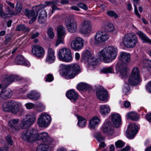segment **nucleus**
Here are the masks:
<instances>
[{
	"label": "nucleus",
	"instance_id": "1",
	"mask_svg": "<svg viewBox=\"0 0 151 151\" xmlns=\"http://www.w3.org/2000/svg\"><path fill=\"white\" fill-rule=\"evenodd\" d=\"M22 137L28 142L35 141L37 144H40L36 149V151H50L49 145L52 140L47 133L37 134L34 129H28L23 132Z\"/></svg>",
	"mask_w": 151,
	"mask_h": 151
},
{
	"label": "nucleus",
	"instance_id": "2",
	"mask_svg": "<svg viewBox=\"0 0 151 151\" xmlns=\"http://www.w3.org/2000/svg\"><path fill=\"white\" fill-rule=\"evenodd\" d=\"M36 119L35 114L33 112H30L26 115L25 117L21 120L19 126V119H11L8 122V125L13 132H16L21 129H25L30 127L35 122Z\"/></svg>",
	"mask_w": 151,
	"mask_h": 151
},
{
	"label": "nucleus",
	"instance_id": "3",
	"mask_svg": "<svg viewBox=\"0 0 151 151\" xmlns=\"http://www.w3.org/2000/svg\"><path fill=\"white\" fill-rule=\"evenodd\" d=\"M60 68L62 70V75L66 79L73 78L78 74L80 70L79 65L76 63L68 65L61 64Z\"/></svg>",
	"mask_w": 151,
	"mask_h": 151
},
{
	"label": "nucleus",
	"instance_id": "4",
	"mask_svg": "<svg viewBox=\"0 0 151 151\" xmlns=\"http://www.w3.org/2000/svg\"><path fill=\"white\" fill-rule=\"evenodd\" d=\"M98 54L104 62L109 63L116 58L117 52L115 48L112 46H110L106 47L99 52Z\"/></svg>",
	"mask_w": 151,
	"mask_h": 151
},
{
	"label": "nucleus",
	"instance_id": "5",
	"mask_svg": "<svg viewBox=\"0 0 151 151\" xmlns=\"http://www.w3.org/2000/svg\"><path fill=\"white\" fill-rule=\"evenodd\" d=\"M138 38L134 33H129L124 36L122 40V42H120L121 45L124 44L128 48L134 47L138 42Z\"/></svg>",
	"mask_w": 151,
	"mask_h": 151
},
{
	"label": "nucleus",
	"instance_id": "6",
	"mask_svg": "<svg viewBox=\"0 0 151 151\" xmlns=\"http://www.w3.org/2000/svg\"><path fill=\"white\" fill-rule=\"evenodd\" d=\"M58 58L60 60L65 62H70L73 60L71 50L67 47L62 48L59 50Z\"/></svg>",
	"mask_w": 151,
	"mask_h": 151
},
{
	"label": "nucleus",
	"instance_id": "7",
	"mask_svg": "<svg viewBox=\"0 0 151 151\" xmlns=\"http://www.w3.org/2000/svg\"><path fill=\"white\" fill-rule=\"evenodd\" d=\"M129 83L131 86H135L139 85L142 80L140 76V72L137 68H134L128 79Z\"/></svg>",
	"mask_w": 151,
	"mask_h": 151
},
{
	"label": "nucleus",
	"instance_id": "8",
	"mask_svg": "<svg viewBox=\"0 0 151 151\" xmlns=\"http://www.w3.org/2000/svg\"><path fill=\"white\" fill-rule=\"evenodd\" d=\"M65 24L69 32L74 33L76 31L77 23L72 15L69 16L66 18Z\"/></svg>",
	"mask_w": 151,
	"mask_h": 151
},
{
	"label": "nucleus",
	"instance_id": "9",
	"mask_svg": "<svg viewBox=\"0 0 151 151\" xmlns=\"http://www.w3.org/2000/svg\"><path fill=\"white\" fill-rule=\"evenodd\" d=\"M59 2V1L57 0L55 1H46L45 2V5L42 4L35 5L33 7V9L35 10V11L37 12L38 13V11L39 10L44 8L46 6H50L52 8L51 12L52 14L55 10L60 9L58 8L57 6Z\"/></svg>",
	"mask_w": 151,
	"mask_h": 151
},
{
	"label": "nucleus",
	"instance_id": "10",
	"mask_svg": "<svg viewBox=\"0 0 151 151\" xmlns=\"http://www.w3.org/2000/svg\"><path fill=\"white\" fill-rule=\"evenodd\" d=\"M57 39L55 44L56 47L60 43L63 44L64 37L66 35L65 28L62 25L58 26L57 27Z\"/></svg>",
	"mask_w": 151,
	"mask_h": 151
},
{
	"label": "nucleus",
	"instance_id": "11",
	"mask_svg": "<svg viewBox=\"0 0 151 151\" xmlns=\"http://www.w3.org/2000/svg\"><path fill=\"white\" fill-rule=\"evenodd\" d=\"M51 121L50 117L46 114L42 113L38 118L37 124L40 127H46Z\"/></svg>",
	"mask_w": 151,
	"mask_h": 151
},
{
	"label": "nucleus",
	"instance_id": "12",
	"mask_svg": "<svg viewBox=\"0 0 151 151\" xmlns=\"http://www.w3.org/2000/svg\"><path fill=\"white\" fill-rule=\"evenodd\" d=\"M108 34L106 32H100L96 33L94 38V42L96 44H102L108 40Z\"/></svg>",
	"mask_w": 151,
	"mask_h": 151
},
{
	"label": "nucleus",
	"instance_id": "13",
	"mask_svg": "<svg viewBox=\"0 0 151 151\" xmlns=\"http://www.w3.org/2000/svg\"><path fill=\"white\" fill-rule=\"evenodd\" d=\"M5 4L6 6H8L7 9L8 13H6L4 12L2 10L3 5L2 4H0V16L4 18H6L8 17V14L11 15H14V12L12 9L14 8V4L8 1H6L5 3Z\"/></svg>",
	"mask_w": 151,
	"mask_h": 151
},
{
	"label": "nucleus",
	"instance_id": "14",
	"mask_svg": "<svg viewBox=\"0 0 151 151\" xmlns=\"http://www.w3.org/2000/svg\"><path fill=\"white\" fill-rule=\"evenodd\" d=\"M84 43V40L82 38L77 37L71 42L70 46L74 50H79L83 48Z\"/></svg>",
	"mask_w": 151,
	"mask_h": 151
},
{
	"label": "nucleus",
	"instance_id": "15",
	"mask_svg": "<svg viewBox=\"0 0 151 151\" xmlns=\"http://www.w3.org/2000/svg\"><path fill=\"white\" fill-rule=\"evenodd\" d=\"M91 22L88 21H85L81 25L80 30L83 34H89L91 31Z\"/></svg>",
	"mask_w": 151,
	"mask_h": 151
},
{
	"label": "nucleus",
	"instance_id": "16",
	"mask_svg": "<svg viewBox=\"0 0 151 151\" xmlns=\"http://www.w3.org/2000/svg\"><path fill=\"white\" fill-rule=\"evenodd\" d=\"M127 65H122L119 62H118L116 64V69L118 71L120 76L122 78H125L128 76Z\"/></svg>",
	"mask_w": 151,
	"mask_h": 151
},
{
	"label": "nucleus",
	"instance_id": "17",
	"mask_svg": "<svg viewBox=\"0 0 151 151\" xmlns=\"http://www.w3.org/2000/svg\"><path fill=\"white\" fill-rule=\"evenodd\" d=\"M96 95L97 98L101 101H105L107 99V91L102 87H100L98 88L96 92Z\"/></svg>",
	"mask_w": 151,
	"mask_h": 151
},
{
	"label": "nucleus",
	"instance_id": "18",
	"mask_svg": "<svg viewBox=\"0 0 151 151\" xmlns=\"http://www.w3.org/2000/svg\"><path fill=\"white\" fill-rule=\"evenodd\" d=\"M44 52V48L41 46L35 45L32 47V53L39 58L43 57Z\"/></svg>",
	"mask_w": 151,
	"mask_h": 151
},
{
	"label": "nucleus",
	"instance_id": "19",
	"mask_svg": "<svg viewBox=\"0 0 151 151\" xmlns=\"http://www.w3.org/2000/svg\"><path fill=\"white\" fill-rule=\"evenodd\" d=\"M119 60L121 64L127 65L130 60V55L129 53L124 52H121L119 57Z\"/></svg>",
	"mask_w": 151,
	"mask_h": 151
},
{
	"label": "nucleus",
	"instance_id": "20",
	"mask_svg": "<svg viewBox=\"0 0 151 151\" xmlns=\"http://www.w3.org/2000/svg\"><path fill=\"white\" fill-rule=\"evenodd\" d=\"M13 92L9 88L2 89L0 93V99L2 100H6L9 99L12 96Z\"/></svg>",
	"mask_w": 151,
	"mask_h": 151
},
{
	"label": "nucleus",
	"instance_id": "21",
	"mask_svg": "<svg viewBox=\"0 0 151 151\" xmlns=\"http://www.w3.org/2000/svg\"><path fill=\"white\" fill-rule=\"evenodd\" d=\"M128 129V130L131 129V132H127V137L129 138H134L137 133L138 127L135 124L132 123L129 124Z\"/></svg>",
	"mask_w": 151,
	"mask_h": 151
},
{
	"label": "nucleus",
	"instance_id": "22",
	"mask_svg": "<svg viewBox=\"0 0 151 151\" xmlns=\"http://www.w3.org/2000/svg\"><path fill=\"white\" fill-rule=\"evenodd\" d=\"M55 58L54 50L51 48H48L47 57L46 59V61L49 63H52L54 62Z\"/></svg>",
	"mask_w": 151,
	"mask_h": 151
},
{
	"label": "nucleus",
	"instance_id": "23",
	"mask_svg": "<svg viewBox=\"0 0 151 151\" xmlns=\"http://www.w3.org/2000/svg\"><path fill=\"white\" fill-rule=\"evenodd\" d=\"M103 132L106 134L111 135L112 134V125L110 122L108 121L102 127Z\"/></svg>",
	"mask_w": 151,
	"mask_h": 151
},
{
	"label": "nucleus",
	"instance_id": "24",
	"mask_svg": "<svg viewBox=\"0 0 151 151\" xmlns=\"http://www.w3.org/2000/svg\"><path fill=\"white\" fill-rule=\"evenodd\" d=\"M111 120L113 124L116 128H118L121 125V118L118 114H114L112 115Z\"/></svg>",
	"mask_w": 151,
	"mask_h": 151
},
{
	"label": "nucleus",
	"instance_id": "25",
	"mask_svg": "<svg viewBox=\"0 0 151 151\" xmlns=\"http://www.w3.org/2000/svg\"><path fill=\"white\" fill-rule=\"evenodd\" d=\"M100 122V119L97 116H94L93 117L89 122V127L92 129H95L98 126Z\"/></svg>",
	"mask_w": 151,
	"mask_h": 151
},
{
	"label": "nucleus",
	"instance_id": "26",
	"mask_svg": "<svg viewBox=\"0 0 151 151\" xmlns=\"http://www.w3.org/2000/svg\"><path fill=\"white\" fill-rule=\"evenodd\" d=\"M66 96L73 102L76 101L78 99V93L73 90L68 91L66 93Z\"/></svg>",
	"mask_w": 151,
	"mask_h": 151
},
{
	"label": "nucleus",
	"instance_id": "27",
	"mask_svg": "<svg viewBox=\"0 0 151 151\" xmlns=\"http://www.w3.org/2000/svg\"><path fill=\"white\" fill-rule=\"evenodd\" d=\"M18 79L17 76L12 75L4 79L3 81V85L4 87H7L13 82Z\"/></svg>",
	"mask_w": 151,
	"mask_h": 151
},
{
	"label": "nucleus",
	"instance_id": "28",
	"mask_svg": "<svg viewBox=\"0 0 151 151\" xmlns=\"http://www.w3.org/2000/svg\"><path fill=\"white\" fill-rule=\"evenodd\" d=\"M15 102L14 101L10 100L4 102L2 106L3 110L5 112L9 111L13 106Z\"/></svg>",
	"mask_w": 151,
	"mask_h": 151
},
{
	"label": "nucleus",
	"instance_id": "29",
	"mask_svg": "<svg viewBox=\"0 0 151 151\" xmlns=\"http://www.w3.org/2000/svg\"><path fill=\"white\" fill-rule=\"evenodd\" d=\"M15 63L17 65H23L28 67L29 66V62L26 61L24 57L21 55H18L16 57Z\"/></svg>",
	"mask_w": 151,
	"mask_h": 151
},
{
	"label": "nucleus",
	"instance_id": "30",
	"mask_svg": "<svg viewBox=\"0 0 151 151\" xmlns=\"http://www.w3.org/2000/svg\"><path fill=\"white\" fill-rule=\"evenodd\" d=\"M33 9L32 10L25 9L24 12L25 14L29 18H37L38 13L37 12L35 11Z\"/></svg>",
	"mask_w": 151,
	"mask_h": 151
},
{
	"label": "nucleus",
	"instance_id": "31",
	"mask_svg": "<svg viewBox=\"0 0 151 151\" xmlns=\"http://www.w3.org/2000/svg\"><path fill=\"white\" fill-rule=\"evenodd\" d=\"M137 34L139 35V38L144 42H147L151 44V40L142 32L138 31L136 33Z\"/></svg>",
	"mask_w": 151,
	"mask_h": 151
},
{
	"label": "nucleus",
	"instance_id": "32",
	"mask_svg": "<svg viewBox=\"0 0 151 151\" xmlns=\"http://www.w3.org/2000/svg\"><path fill=\"white\" fill-rule=\"evenodd\" d=\"M109 106L107 105H102L100 106V111L103 116L107 115L110 112Z\"/></svg>",
	"mask_w": 151,
	"mask_h": 151
},
{
	"label": "nucleus",
	"instance_id": "33",
	"mask_svg": "<svg viewBox=\"0 0 151 151\" xmlns=\"http://www.w3.org/2000/svg\"><path fill=\"white\" fill-rule=\"evenodd\" d=\"M89 65H97L100 61V59L99 58H97L92 56L87 61Z\"/></svg>",
	"mask_w": 151,
	"mask_h": 151
},
{
	"label": "nucleus",
	"instance_id": "34",
	"mask_svg": "<svg viewBox=\"0 0 151 151\" xmlns=\"http://www.w3.org/2000/svg\"><path fill=\"white\" fill-rule=\"evenodd\" d=\"M127 118L130 119L131 120L137 121L139 119V116L137 114L136 112H132L128 113L127 115Z\"/></svg>",
	"mask_w": 151,
	"mask_h": 151
},
{
	"label": "nucleus",
	"instance_id": "35",
	"mask_svg": "<svg viewBox=\"0 0 151 151\" xmlns=\"http://www.w3.org/2000/svg\"><path fill=\"white\" fill-rule=\"evenodd\" d=\"M92 56L91 53L90 51L88 49H86L82 53V58L87 61Z\"/></svg>",
	"mask_w": 151,
	"mask_h": 151
},
{
	"label": "nucleus",
	"instance_id": "36",
	"mask_svg": "<svg viewBox=\"0 0 151 151\" xmlns=\"http://www.w3.org/2000/svg\"><path fill=\"white\" fill-rule=\"evenodd\" d=\"M28 96L29 99L36 101L40 98V94L36 91H33L31 94H28Z\"/></svg>",
	"mask_w": 151,
	"mask_h": 151
},
{
	"label": "nucleus",
	"instance_id": "37",
	"mask_svg": "<svg viewBox=\"0 0 151 151\" xmlns=\"http://www.w3.org/2000/svg\"><path fill=\"white\" fill-rule=\"evenodd\" d=\"M89 85L84 83H79L77 86V88L79 91L86 90L89 87Z\"/></svg>",
	"mask_w": 151,
	"mask_h": 151
},
{
	"label": "nucleus",
	"instance_id": "38",
	"mask_svg": "<svg viewBox=\"0 0 151 151\" xmlns=\"http://www.w3.org/2000/svg\"><path fill=\"white\" fill-rule=\"evenodd\" d=\"M78 126L82 127H85L86 123V120L83 117L80 116H78Z\"/></svg>",
	"mask_w": 151,
	"mask_h": 151
},
{
	"label": "nucleus",
	"instance_id": "39",
	"mask_svg": "<svg viewBox=\"0 0 151 151\" xmlns=\"http://www.w3.org/2000/svg\"><path fill=\"white\" fill-rule=\"evenodd\" d=\"M19 110V105L18 103L15 101L13 106L11 107L10 110L11 112L14 114H16Z\"/></svg>",
	"mask_w": 151,
	"mask_h": 151
},
{
	"label": "nucleus",
	"instance_id": "40",
	"mask_svg": "<svg viewBox=\"0 0 151 151\" xmlns=\"http://www.w3.org/2000/svg\"><path fill=\"white\" fill-rule=\"evenodd\" d=\"M100 70L102 73L105 74L114 73V69L112 66L104 68L101 69Z\"/></svg>",
	"mask_w": 151,
	"mask_h": 151
},
{
	"label": "nucleus",
	"instance_id": "41",
	"mask_svg": "<svg viewBox=\"0 0 151 151\" xmlns=\"http://www.w3.org/2000/svg\"><path fill=\"white\" fill-rule=\"evenodd\" d=\"M47 34L49 37L50 39H53L55 36V33L53 29L51 27H48L47 30Z\"/></svg>",
	"mask_w": 151,
	"mask_h": 151
},
{
	"label": "nucleus",
	"instance_id": "42",
	"mask_svg": "<svg viewBox=\"0 0 151 151\" xmlns=\"http://www.w3.org/2000/svg\"><path fill=\"white\" fill-rule=\"evenodd\" d=\"M123 91L126 95H127L130 93V89L129 84H125L123 88Z\"/></svg>",
	"mask_w": 151,
	"mask_h": 151
},
{
	"label": "nucleus",
	"instance_id": "43",
	"mask_svg": "<svg viewBox=\"0 0 151 151\" xmlns=\"http://www.w3.org/2000/svg\"><path fill=\"white\" fill-rule=\"evenodd\" d=\"M16 30L19 31L23 30L26 32H29V28L26 27L25 26L22 24L17 26L16 28Z\"/></svg>",
	"mask_w": 151,
	"mask_h": 151
},
{
	"label": "nucleus",
	"instance_id": "44",
	"mask_svg": "<svg viewBox=\"0 0 151 151\" xmlns=\"http://www.w3.org/2000/svg\"><path fill=\"white\" fill-rule=\"evenodd\" d=\"M105 29L107 31L111 32L114 30V27L112 24L109 23L105 26Z\"/></svg>",
	"mask_w": 151,
	"mask_h": 151
},
{
	"label": "nucleus",
	"instance_id": "45",
	"mask_svg": "<svg viewBox=\"0 0 151 151\" xmlns=\"http://www.w3.org/2000/svg\"><path fill=\"white\" fill-rule=\"evenodd\" d=\"M94 137L99 142H101L104 139V138L99 132H96L94 134Z\"/></svg>",
	"mask_w": 151,
	"mask_h": 151
},
{
	"label": "nucleus",
	"instance_id": "46",
	"mask_svg": "<svg viewBox=\"0 0 151 151\" xmlns=\"http://www.w3.org/2000/svg\"><path fill=\"white\" fill-rule=\"evenodd\" d=\"M142 64L145 67H149L151 68V60L148 59H145L143 60Z\"/></svg>",
	"mask_w": 151,
	"mask_h": 151
},
{
	"label": "nucleus",
	"instance_id": "47",
	"mask_svg": "<svg viewBox=\"0 0 151 151\" xmlns=\"http://www.w3.org/2000/svg\"><path fill=\"white\" fill-rule=\"evenodd\" d=\"M125 145V143L122 141L119 140L115 143V145L117 148H121L123 147Z\"/></svg>",
	"mask_w": 151,
	"mask_h": 151
},
{
	"label": "nucleus",
	"instance_id": "48",
	"mask_svg": "<svg viewBox=\"0 0 151 151\" xmlns=\"http://www.w3.org/2000/svg\"><path fill=\"white\" fill-rule=\"evenodd\" d=\"M107 14L108 15L111 17H113L115 18H118V15L116 12L112 11H110L107 12Z\"/></svg>",
	"mask_w": 151,
	"mask_h": 151
},
{
	"label": "nucleus",
	"instance_id": "49",
	"mask_svg": "<svg viewBox=\"0 0 151 151\" xmlns=\"http://www.w3.org/2000/svg\"><path fill=\"white\" fill-rule=\"evenodd\" d=\"M77 6L78 7L85 10H86L88 9V6L86 4L84 3H79L77 4Z\"/></svg>",
	"mask_w": 151,
	"mask_h": 151
},
{
	"label": "nucleus",
	"instance_id": "50",
	"mask_svg": "<svg viewBox=\"0 0 151 151\" xmlns=\"http://www.w3.org/2000/svg\"><path fill=\"white\" fill-rule=\"evenodd\" d=\"M37 106L38 110L40 111H43L45 109V107L44 105L41 103H39L37 105Z\"/></svg>",
	"mask_w": 151,
	"mask_h": 151
},
{
	"label": "nucleus",
	"instance_id": "51",
	"mask_svg": "<svg viewBox=\"0 0 151 151\" xmlns=\"http://www.w3.org/2000/svg\"><path fill=\"white\" fill-rule=\"evenodd\" d=\"M54 79V77L53 75L51 74H49L47 75V77L46 78V81L48 82H51Z\"/></svg>",
	"mask_w": 151,
	"mask_h": 151
},
{
	"label": "nucleus",
	"instance_id": "52",
	"mask_svg": "<svg viewBox=\"0 0 151 151\" xmlns=\"http://www.w3.org/2000/svg\"><path fill=\"white\" fill-rule=\"evenodd\" d=\"M6 139L8 143L11 145H12V139L10 135H8L6 137Z\"/></svg>",
	"mask_w": 151,
	"mask_h": 151
},
{
	"label": "nucleus",
	"instance_id": "53",
	"mask_svg": "<svg viewBox=\"0 0 151 151\" xmlns=\"http://www.w3.org/2000/svg\"><path fill=\"white\" fill-rule=\"evenodd\" d=\"M47 19V17L39 16L38 18V21L40 23H42L44 22Z\"/></svg>",
	"mask_w": 151,
	"mask_h": 151
},
{
	"label": "nucleus",
	"instance_id": "54",
	"mask_svg": "<svg viewBox=\"0 0 151 151\" xmlns=\"http://www.w3.org/2000/svg\"><path fill=\"white\" fill-rule=\"evenodd\" d=\"M47 14L46 11L44 10L42 11L40 13L39 16L47 18Z\"/></svg>",
	"mask_w": 151,
	"mask_h": 151
},
{
	"label": "nucleus",
	"instance_id": "55",
	"mask_svg": "<svg viewBox=\"0 0 151 151\" xmlns=\"http://www.w3.org/2000/svg\"><path fill=\"white\" fill-rule=\"evenodd\" d=\"M25 105L26 108L28 109H31L34 106V104L31 103H27Z\"/></svg>",
	"mask_w": 151,
	"mask_h": 151
},
{
	"label": "nucleus",
	"instance_id": "56",
	"mask_svg": "<svg viewBox=\"0 0 151 151\" xmlns=\"http://www.w3.org/2000/svg\"><path fill=\"white\" fill-rule=\"evenodd\" d=\"M16 10L17 12H20L22 10V7L20 5L17 4L16 6Z\"/></svg>",
	"mask_w": 151,
	"mask_h": 151
},
{
	"label": "nucleus",
	"instance_id": "57",
	"mask_svg": "<svg viewBox=\"0 0 151 151\" xmlns=\"http://www.w3.org/2000/svg\"><path fill=\"white\" fill-rule=\"evenodd\" d=\"M146 119L149 122H151V113H148L146 115Z\"/></svg>",
	"mask_w": 151,
	"mask_h": 151
},
{
	"label": "nucleus",
	"instance_id": "58",
	"mask_svg": "<svg viewBox=\"0 0 151 151\" xmlns=\"http://www.w3.org/2000/svg\"><path fill=\"white\" fill-rule=\"evenodd\" d=\"M146 87L147 90L151 93V80L148 83Z\"/></svg>",
	"mask_w": 151,
	"mask_h": 151
},
{
	"label": "nucleus",
	"instance_id": "59",
	"mask_svg": "<svg viewBox=\"0 0 151 151\" xmlns=\"http://www.w3.org/2000/svg\"><path fill=\"white\" fill-rule=\"evenodd\" d=\"M137 4H134V11H135V13L136 15L138 16V17H140V15L137 9V8L136 6V5H137Z\"/></svg>",
	"mask_w": 151,
	"mask_h": 151
},
{
	"label": "nucleus",
	"instance_id": "60",
	"mask_svg": "<svg viewBox=\"0 0 151 151\" xmlns=\"http://www.w3.org/2000/svg\"><path fill=\"white\" fill-rule=\"evenodd\" d=\"M40 35L39 32H37L35 34H32L31 36V38L32 39H34L35 38L38 37Z\"/></svg>",
	"mask_w": 151,
	"mask_h": 151
},
{
	"label": "nucleus",
	"instance_id": "61",
	"mask_svg": "<svg viewBox=\"0 0 151 151\" xmlns=\"http://www.w3.org/2000/svg\"><path fill=\"white\" fill-rule=\"evenodd\" d=\"M78 6H73L71 7V9L72 10H73L76 11H79L80 9L79 8Z\"/></svg>",
	"mask_w": 151,
	"mask_h": 151
},
{
	"label": "nucleus",
	"instance_id": "62",
	"mask_svg": "<svg viewBox=\"0 0 151 151\" xmlns=\"http://www.w3.org/2000/svg\"><path fill=\"white\" fill-rule=\"evenodd\" d=\"M124 105L125 107L128 108L130 105V103L128 101H125L124 102Z\"/></svg>",
	"mask_w": 151,
	"mask_h": 151
},
{
	"label": "nucleus",
	"instance_id": "63",
	"mask_svg": "<svg viewBox=\"0 0 151 151\" xmlns=\"http://www.w3.org/2000/svg\"><path fill=\"white\" fill-rule=\"evenodd\" d=\"M130 147L129 146H126L123 148L121 150L122 151H128L130 150Z\"/></svg>",
	"mask_w": 151,
	"mask_h": 151
},
{
	"label": "nucleus",
	"instance_id": "64",
	"mask_svg": "<svg viewBox=\"0 0 151 151\" xmlns=\"http://www.w3.org/2000/svg\"><path fill=\"white\" fill-rule=\"evenodd\" d=\"M75 58L76 59L78 60L80 58V55L78 53H76L75 55Z\"/></svg>",
	"mask_w": 151,
	"mask_h": 151
}]
</instances>
